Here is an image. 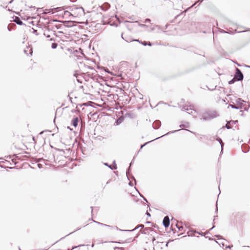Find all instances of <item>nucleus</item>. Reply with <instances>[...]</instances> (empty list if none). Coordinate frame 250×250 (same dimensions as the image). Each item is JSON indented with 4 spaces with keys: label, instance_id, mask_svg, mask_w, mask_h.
Listing matches in <instances>:
<instances>
[{
    "label": "nucleus",
    "instance_id": "21",
    "mask_svg": "<svg viewBox=\"0 0 250 250\" xmlns=\"http://www.w3.org/2000/svg\"><path fill=\"white\" fill-rule=\"evenodd\" d=\"M67 39L70 40V39H69V37H68Z\"/></svg>",
    "mask_w": 250,
    "mask_h": 250
},
{
    "label": "nucleus",
    "instance_id": "14",
    "mask_svg": "<svg viewBox=\"0 0 250 250\" xmlns=\"http://www.w3.org/2000/svg\"><path fill=\"white\" fill-rule=\"evenodd\" d=\"M126 42H130L131 41H137V42H139V40H129V39H125Z\"/></svg>",
    "mask_w": 250,
    "mask_h": 250
},
{
    "label": "nucleus",
    "instance_id": "2",
    "mask_svg": "<svg viewBox=\"0 0 250 250\" xmlns=\"http://www.w3.org/2000/svg\"><path fill=\"white\" fill-rule=\"evenodd\" d=\"M23 3L21 0H12L9 3L11 11L15 13H19L22 10Z\"/></svg>",
    "mask_w": 250,
    "mask_h": 250
},
{
    "label": "nucleus",
    "instance_id": "17",
    "mask_svg": "<svg viewBox=\"0 0 250 250\" xmlns=\"http://www.w3.org/2000/svg\"><path fill=\"white\" fill-rule=\"evenodd\" d=\"M17 157L19 158V159H21L22 156H21L20 153H19V154H17Z\"/></svg>",
    "mask_w": 250,
    "mask_h": 250
},
{
    "label": "nucleus",
    "instance_id": "11",
    "mask_svg": "<svg viewBox=\"0 0 250 250\" xmlns=\"http://www.w3.org/2000/svg\"><path fill=\"white\" fill-rule=\"evenodd\" d=\"M176 227L180 231L182 230L183 229V227L182 226V224L181 223H177L176 224Z\"/></svg>",
    "mask_w": 250,
    "mask_h": 250
},
{
    "label": "nucleus",
    "instance_id": "1",
    "mask_svg": "<svg viewBox=\"0 0 250 250\" xmlns=\"http://www.w3.org/2000/svg\"><path fill=\"white\" fill-rule=\"evenodd\" d=\"M70 12L65 11V14H70L75 18H80L85 15L84 9L82 7L74 6L71 9Z\"/></svg>",
    "mask_w": 250,
    "mask_h": 250
},
{
    "label": "nucleus",
    "instance_id": "22",
    "mask_svg": "<svg viewBox=\"0 0 250 250\" xmlns=\"http://www.w3.org/2000/svg\"><path fill=\"white\" fill-rule=\"evenodd\" d=\"M82 110H84V108H83Z\"/></svg>",
    "mask_w": 250,
    "mask_h": 250
},
{
    "label": "nucleus",
    "instance_id": "10",
    "mask_svg": "<svg viewBox=\"0 0 250 250\" xmlns=\"http://www.w3.org/2000/svg\"><path fill=\"white\" fill-rule=\"evenodd\" d=\"M14 21L19 25H21L22 24V21L20 20L19 18L17 17L15 18Z\"/></svg>",
    "mask_w": 250,
    "mask_h": 250
},
{
    "label": "nucleus",
    "instance_id": "13",
    "mask_svg": "<svg viewBox=\"0 0 250 250\" xmlns=\"http://www.w3.org/2000/svg\"><path fill=\"white\" fill-rule=\"evenodd\" d=\"M143 44H144V45H148L149 46H151V43L149 42L148 43H147L146 42H141Z\"/></svg>",
    "mask_w": 250,
    "mask_h": 250
},
{
    "label": "nucleus",
    "instance_id": "23",
    "mask_svg": "<svg viewBox=\"0 0 250 250\" xmlns=\"http://www.w3.org/2000/svg\"><path fill=\"white\" fill-rule=\"evenodd\" d=\"M122 38H123V39H124V37H123V36H122Z\"/></svg>",
    "mask_w": 250,
    "mask_h": 250
},
{
    "label": "nucleus",
    "instance_id": "9",
    "mask_svg": "<svg viewBox=\"0 0 250 250\" xmlns=\"http://www.w3.org/2000/svg\"><path fill=\"white\" fill-rule=\"evenodd\" d=\"M235 101H231L233 104H242V100L240 98L234 100Z\"/></svg>",
    "mask_w": 250,
    "mask_h": 250
},
{
    "label": "nucleus",
    "instance_id": "6",
    "mask_svg": "<svg viewBox=\"0 0 250 250\" xmlns=\"http://www.w3.org/2000/svg\"><path fill=\"white\" fill-rule=\"evenodd\" d=\"M54 25L57 29L62 28V27L64 28H65V25L64 24H62V23H60L57 21H54Z\"/></svg>",
    "mask_w": 250,
    "mask_h": 250
},
{
    "label": "nucleus",
    "instance_id": "20",
    "mask_svg": "<svg viewBox=\"0 0 250 250\" xmlns=\"http://www.w3.org/2000/svg\"><path fill=\"white\" fill-rule=\"evenodd\" d=\"M59 32H60V33H63V31H59Z\"/></svg>",
    "mask_w": 250,
    "mask_h": 250
},
{
    "label": "nucleus",
    "instance_id": "8",
    "mask_svg": "<svg viewBox=\"0 0 250 250\" xmlns=\"http://www.w3.org/2000/svg\"><path fill=\"white\" fill-rule=\"evenodd\" d=\"M78 122L79 119L78 117H75L72 120V123L74 127H76L77 126Z\"/></svg>",
    "mask_w": 250,
    "mask_h": 250
},
{
    "label": "nucleus",
    "instance_id": "15",
    "mask_svg": "<svg viewBox=\"0 0 250 250\" xmlns=\"http://www.w3.org/2000/svg\"><path fill=\"white\" fill-rule=\"evenodd\" d=\"M24 153H25L26 155H25L23 156V157H26V158H28V157H29V155H29V153H27V152H24Z\"/></svg>",
    "mask_w": 250,
    "mask_h": 250
},
{
    "label": "nucleus",
    "instance_id": "19",
    "mask_svg": "<svg viewBox=\"0 0 250 250\" xmlns=\"http://www.w3.org/2000/svg\"><path fill=\"white\" fill-rule=\"evenodd\" d=\"M226 126L227 128L229 129L230 128V126H229V123L227 124L226 125Z\"/></svg>",
    "mask_w": 250,
    "mask_h": 250
},
{
    "label": "nucleus",
    "instance_id": "7",
    "mask_svg": "<svg viewBox=\"0 0 250 250\" xmlns=\"http://www.w3.org/2000/svg\"><path fill=\"white\" fill-rule=\"evenodd\" d=\"M124 120V117L123 116H121L119 118V119L116 121L115 125H119L121 124Z\"/></svg>",
    "mask_w": 250,
    "mask_h": 250
},
{
    "label": "nucleus",
    "instance_id": "16",
    "mask_svg": "<svg viewBox=\"0 0 250 250\" xmlns=\"http://www.w3.org/2000/svg\"><path fill=\"white\" fill-rule=\"evenodd\" d=\"M112 182H113L112 180L111 179H110L106 182V185L111 184Z\"/></svg>",
    "mask_w": 250,
    "mask_h": 250
},
{
    "label": "nucleus",
    "instance_id": "3",
    "mask_svg": "<svg viewBox=\"0 0 250 250\" xmlns=\"http://www.w3.org/2000/svg\"><path fill=\"white\" fill-rule=\"evenodd\" d=\"M23 142L24 145L27 148L32 146H34L35 144L34 141V138L31 136L24 137L23 139Z\"/></svg>",
    "mask_w": 250,
    "mask_h": 250
},
{
    "label": "nucleus",
    "instance_id": "18",
    "mask_svg": "<svg viewBox=\"0 0 250 250\" xmlns=\"http://www.w3.org/2000/svg\"><path fill=\"white\" fill-rule=\"evenodd\" d=\"M98 224H100L102 226H107V227H110V226H107V225H106L105 224H102V223H99V222H97Z\"/></svg>",
    "mask_w": 250,
    "mask_h": 250
},
{
    "label": "nucleus",
    "instance_id": "4",
    "mask_svg": "<svg viewBox=\"0 0 250 250\" xmlns=\"http://www.w3.org/2000/svg\"><path fill=\"white\" fill-rule=\"evenodd\" d=\"M234 78L236 79L238 81L241 80L243 78V75L242 73L238 69H237V72Z\"/></svg>",
    "mask_w": 250,
    "mask_h": 250
},
{
    "label": "nucleus",
    "instance_id": "12",
    "mask_svg": "<svg viewBox=\"0 0 250 250\" xmlns=\"http://www.w3.org/2000/svg\"><path fill=\"white\" fill-rule=\"evenodd\" d=\"M58 46V44L57 43H52V44H51V47L53 48V49H55L57 48Z\"/></svg>",
    "mask_w": 250,
    "mask_h": 250
},
{
    "label": "nucleus",
    "instance_id": "5",
    "mask_svg": "<svg viewBox=\"0 0 250 250\" xmlns=\"http://www.w3.org/2000/svg\"><path fill=\"white\" fill-rule=\"evenodd\" d=\"M163 225L166 227L167 228L169 225V219L168 216H166L164 217L163 220Z\"/></svg>",
    "mask_w": 250,
    "mask_h": 250
}]
</instances>
